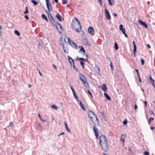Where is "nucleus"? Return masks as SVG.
Segmentation results:
<instances>
[{
	"instance_id": "37",
	"label": "nucleus",
	"mask_w": 155,
	"mask_h": 155,
	"mask_svg": "<svg viewBox=\"0 0 155 155\" xmlns=\"http://www.w3.org/2000/svg\"><path fill=\"white\" fill-rule=\"evenodd\" d=\"M38 116H39V118H40V119H41V120L43 122H46V120H43L42 118L41 117V116H40V114H38Z\"/></svg>"
},
{
	"instance_id": "60",
	"label": "nucleus",
	"mask_w": 155,
	"mask_h": 155,
	"mask_svg": "<svg viewBox=\"0 0 155 155\" xmlns=\"http://www.w3.org/2000/svg\"><path fill=\"white\" fill-rule=\"evenodd\" d=\"M138 78H139V81L140 82H141V79L140 78V75H139V77H138Z\"/></svg>"
},
{
	"instance_id": "20",
	"label": "nucleus",
	"mask_w": 155,
	"mask_h": 155,
	"mask_svg": "<svg viewBox=\"0 0 155 155\" xmlns=\"http://www.w3.org/2000/svg\"><path fill=\"white\" fill-rule=\"evenodd\" d=\"M109 5H114V0H108Z\"/></svg>"
},
{
	"instance_id": "43",
	"label": "nucleus",
	"mask_w": 155,
	"mask_h": 155,
	"mask_svg": "<svg viewBox=\"0 0 155 155\" xmlns=\"http://www.w3.org/2000/svg\"><path fill=\"white\" fill-rule=\"evenodd\" d=\"M144 154L145 155H149V152L147 151H145L144 153Z\"/></svg>"
},
{
	"instance_id": "55",
	"label": "nucleus",
	"mask_w": 155,
	"mask_h": 155,
	"mask_svg": "<svg viewBox=\"0 0 155 155\" xmlns=\"http://www.w3.org/2000/svg\"><path fill=\"white\" fill-rule=\"evenodd\" d=\"M144 103L145 106L146 107L147 106V102L146 101H144Z\"/></svg>"
},
{
	"instance_id": "42",
	"label": "nucleus",
	"mask_w": 155,
	"mask_h": 155,
	"mask_svg": "<svg viewBox=\"0 0 155 155\" xmlns=\"http://www.w3.org/2000/svg\"><path fill=\"white\" fill-rule=\"evenodd\" d=\"M102 0H98V1L100 3V6H101L102 5Z\"/></svg>"
},
{
	"instance_id": "64",
	"label": "nucleus",
	"mask_w": 155,
	"mask_h": 155,
	"mask_svg": "<svg viewBox=\"0 0 155 155\" xmlns=\"http://www.w3.org/2000/svg\"><path fill=\"white\" fill-rule=\"evenodd\" d=\"M152 85L153 86V87H154V88L155 89V84H152Z\"/></svg>"
},
{
	"instance_id": "22",
	"label": "nucleus",
	"mask_w": 155,
	"mask_h": 155,
	"mask_svg": "<svg viewBox=\"0 0 155 155\" xmlns=\"http://www.w3.org/2000/svg\"><path fill=\"white\" fill-rule=\"evenodd\" d=\"M79 48H81V49H80V51L79 52H80V51H82L84 53V55L85 54V51L83 47L82 46H79Z\"/></svg>"
},
{
	"instance_id": "59",
	"label": "nucleus",
	"mask_w": 155,
	"mask_h": 155,
	"mask_svg": "<svg viewBox=\"0 0 155 155\" xmlns=\"http://www.w3.org/2000/svg\"><path fill=\"white\" fill-rule=\"evenodd\" d=\"M63 49H64V51L65 53H68V52H67L66 51V50L64 49V46H63Z\"/></svg>"
},
{
	"instance_id": "27",
	"label": "nucleus",
	"mask_w": 155,
	"mask_h": 155,
	"mask_svg": "<svg viewBox=\"0 0 155 155\" xmlns=\"http://www.w3.org/2000/svg\"><path fill=\"white\" fill-rule=\"evenodd\" d=\"M31 2H32L34 5H36L38 3V2L35 1L34 0H32L31 1Z\"/></svg>"
},
{
	"instance_id": "49",
	"label": "nucleus",
	"mask_w": 155,
	"mask_h": 155,
	"mask_svg": "<svg viewBox=\"0 0 155 155\" xmlns=\"http://www.w3.org/2000/svg\"><path fill=\"white\" fill-rule=\"evenodd\" d=\"M153 120L154 118L152 117H150L149 119V120H150V121H153Z\"/></svg>"
},
{
	"instance_id": "53",
	"label": "nucleus",
	"mask_w": 155,
	"mask_h": 155,
	"mask_svg": "<svg viewBox=\"0 0 155 155\" xmlns=\"http://www.w3.org/2000/svg\"><path fill=\"white\" fill-rule=\"evenodd\" d=\"M25 18L26 19H27V20H28L29 19V18L28 17V16L27 15H25Z\"/></svg>"
},
{
	"instance_id": "33",
	"label": "nucleus",
	"mask_w": 155,
	"mask_h": 155,
	"mask_svg": "<svg viewBox=\"0 0 155 155\" xmlns=\"http://www.w3.org/2000/svg\"><path fill=\"white\" fill-rule=\"evenodd\" d=\"M68 2L67 0H63L62 4L63 5L66 4Z\"/></svg>"
},
{
	"instance_id": "38",
	"label": "nucleus",
	"mask_w": 155,
	"mask_h": 155,
	"mask_svg": "<svg viewBox=\"0 0 155 155\" xmlns=\"http://www.w3.org/2000/svg\"><path fill=\"white\" fill-rule=\"evenodd\" d=\"M149 81L151 84H154L155 80L153 79Z\"/></svg>"
},
{
	"instance_id": "6",
	"label": "nucleus",
	"mask_w": 155,
	"mask_h": 155,
	"mask_svg": "<svg viewBox=\"0 0 155 155\" xmlns=\"http://www.w3.org/2000/svg\"><path fill=\"white\" fill-rule=\"evenodd\" d=\"M57 30L59 31L60 33H61L63 31V29L62 27V26L58 22L55 23V25Z\"/></svg>"
},
{
	"instance_id": "18",
	"label": "nucleus",
	"mask_w": 155,
	"mask_h": 155,
	"mask_svg": "<svg viewBox=\"0 0 155 155\" xmlns=\"http://www.w3.org/2000/svg\"><path fill=\"white\" fill-rule=\"evenodd\" d=\"M101 148L105 152L107 151L109 149L108 146H101Z\"/></svg>"
},
{
	"instance_id": "2",
	"label": "nucleus",
	"mask_w": 155,
	"mask_h": 155,
	"mask_svg": "<svg viewBox=\"0 0 155 155\" xmlns=\"http://www.w3.org/2000/svg\"><path fill=\"white\" fill-rule=\"evenodd\" d=\"M89 117L91 119L94 124L96 126H99V122L95 113L92 111H89L88 112Z\"/></svg>"
},
{
	"instance_id": "25",
	"label": "nucleus",
	"mask_w": 155,
	"mask_h": 155,
	"mask_svg": "<svg viewBox=\"0 0 155 155\" xmlns=\"http://www.w3.org/2000/svg\"><path fill=\"white\" fill-rule=\"evenodd\" d=\"M41 17L43 19L45 20L47 22H48V18L44 14H42Z\"/></svg>"
},
{
	"instance_id": "46",
	"label": "nucleus",
	"mask_w": 155,
	"mask_h": 155,
	"mask_svg": "<svg viewBox=\"0 0 155 155\" xmlns=\"http://www.w3.org/2000/svg\"><path fill=\"white\" fill-rule=\"evenodd\" d=\"M135 71L137 72V74L138 75V76L139 77V75H140L139 74V72H138V69H136L135 70Z\"/></svg>"
},
{
	"instance_id": "54",
	"label": "nucleus",
	"mask_w": 155,
	"mask_h": 155,
	"mask_svg": "<svg viewBox=\"0 0 155 155\" xmlns=\"http://www.w3.org/2000/svg\"><path fill=\"white\" fill-rule=\"evenodd\" d=\"M123 34L124 35L125 37L126 38H127L128 37V36H127V35L126 34L125 32V33H123Z\"/></svg>"
},
{
	"instance_id": "56",
	"label": "nucleus",
	"mask_w": 155,
	"mask_h": 155,
	"mask_svg": "<svg viewBox=\"0 0 155 155\" xmlns=\"http://www.w3.org/2000/svg\"><path fill=\"white\" fill-rule=\"evenodd\" d=\"M147 47L148 48H151V46H150L149 45V44H147Z\"/></svg>"
},
{
	"instance_id": "44",
	"label": "nucleus",
	"mask_w": 155,
	"mask_h": 155,
	"mask_svg": "<svg viewBox=\"0 0 155 155\" xmlns=\"http://www.w3.org/2000/svg\"><path fill=\"white\" fill-rule=\"evenodd\" d=\"M141 61L142 64L143 65L144 63V61L143 59H141Z\"/></svg>"
},
{
	"instance_id": "9",
	"label": "nucleus",
	"mask_w": 155,
	"mask_h": 155,
	"mask_svg": "<svg viewBox=\"0 0 155 155\" xmlns=\"http://www.w3.org/2000/svg\"><path fill=\"white\" fill-rule=\"evenodd\" d=\"M104 12L105 14V16L106 18L108 20L110 19V13L108 10L105 7V8L104 9Z\"/></svg>"
},
{
	"instance_id": "48",
	"label": "nucleus",
	"mask_w": 155,
	"mask_h": 155,
	"mask_svg": "<svg viewBox=\"0 0 155 155\" xmlns=\"http://www.w3.org/2000/svg\"><path fill=\"white\" fill-rule=\"evenodd\" d=\"M13 125V124L12 122H10L9 124V126L12 127Z\"/></svg>"
},
{
	"instance_id": "7",
	"label": "nucleus",
	"mask_w": 155,
	"mask_h": 155,
	"mask_svg": "<svg viewBox=\"0 0 155 155\" xmlns=\"http://www.w3.org/2000/svg\"><path fill=\"white\" fill-rule=\"evenodd\" d=\"M88 32L89 34L91 35H94V28L92 26H90L88 28Z\"/></svg>"
},
{
	"instance_id": "57",
	"label": "nucleus",
	"mask_w": 155,
	"mask_h": 155,
	"mask_svg": "<svg viewBox=\"0 0 155 155\" xmlns=\"http://www.w3.org/2000/svg\"><path fill=\"white\" fill-rule=\"evenodd\" d=\"M137 108V105L136 104H135L134 105V109L135 110H136Z\"/></svg>"
},
{
	"instance_id": "52",
	"label": "nucleus",
	"mask_w": 155,
	"mask_h": 155,
	"mask_svg": "<svg viewBox=\"0 0 155 155\" xmlns=\"http://www.w3.org/2000/svg\"><path fill=\"white\" fill-rule=\"evenodd\" d=\"M153 79H152L151 76V75H150L149 76V81H150V80H153Z\"/></svg>"
},
{
	"instance_id": "23",
	"label": "nucleus",
	"mask_w": 155,
	"mask_h": 155,
	"mask_svg": "<svg viewBox=\"0 0 155 155\" xmlns=\"http://www.w3.org/2000/svg\"><path fill=\"white\" fill-rule=\"evenodd\" d=\"M126 136L123 134H122L120 137L121 141H122L124 143V139L125 138Z\"/></svg>"
},
{
	"instance_id": "62",
	"label": "nucleus",
	"mask_w": 155,
	"mask_h": 155,
	"mask_svg": "<svg viewBox=\"0 0 155 155\" xmlns=\"http://www.w3.org/2000/svg\"><path fill=\"white\" fill-rule=\"evenodd\" d=\"M38 71H39V74H40V75L41 76H42V74L40 72V71H39V70H38Z\"/></svg>"
},
{
	"instance_id": "63",
	"label": "nucleus",
	"mask_w": 155,
	"mask_h": 155,
	"mask_svg": "<svg viewBox=\"0 0 155 155\" xmlns=\"http://www.w3.org/2000/svg\"><path fill=\"white\" fill-rule=\"evenodd\" d=\"M113 15L114 16H117V14L115 13H113Z\"/></svg>"
},
{
	"instance_id": "39",
	"label": "nucleus",
	"mask_w": 155,
	"mask_h": 155,
	"mask_svg": "<svg viewBox=\"0 0 155 155\" xmlns=\"http://www.w3.org/2000/svg\"><path fill=\"white\" fill-rule=\"evenodd\" d=\"M127 119H125L124 120L123 122V123L124 125L127 124Z\"/></svg>"
},
{
	"instance_id": "47",
	"label": "nucleus",
	"mask_w": 155,
	"mask_h": 155,
	"mask_svg": "<svg viewBox=\"0 0 155 155\" xmlns=\"http://www.w3.org/2000/svg\"><path fill=\"white\" fill-rule=\"evenodd\" d=\"M70 88L71 89L73 93L74 92V91L73 88L70 85Z\"/></svg>"
},
{
	"instance_id": "12",
	"label": "nucleus",
	"mask_w": 155,
	"mask_h": 155,
	"mask_svg": "<svg viewBox=\"0 0 155 155\" xmlns=\"http://www.w3.org/2000/svg\"><path fill=\"white\" fill-rule=\"evenodd\" d=\"M56 18L59 21H63L64 20V19L63 18H62L61 17V16L60 15V14L58 13H57V15H56Z\"/></svg>"
},
{
	"instance_id": "14",
	"label": "nucleus",
	"mask_w": 155,
	"mask_h": 155,
	"mask_svg": "<svg viewBox=\"0 0 155 155\" xmlns=\"http://www.w3.org/2000/svg\"><path fill=\"white\" fill-rule=\"evenodd\" d=\"M68 60L71 64V65H72V64H74V60L71 58L69 56H68Z\"/></svg>"
},
{
	"instance_id": "13",
	"label": "nucleus",
	"mask_w": 155,
	"mask_h": 155,
	"mask_svg": "<svg viewBox=\"0 0 155 155\" xmlns=\"http://www.w3.org/2000/svg\"><path fill=\"white\" fill-rule=\"evenodd\" d=\"M138 22L140 24H141L143 26H144L145 28H147L148 26L147 25L145 22H143V21L140 20H138Z\"/></svg>"
},
{
	"instance_id": "32",
	"label": "nucleus",
	"mask_w": 155,
	"mask_h": 155,
	"mask_svg": "<svg viewBox=\"0 0 155 155\" xmlns=\"http://www.w3.org/2000/svg\"><path fill=\"white\" fill-rule=\"evenodd\" d=\"M15 34L17 35L18 36H20V32L17 30H15Z\"/></svg>"
},
{
	"instance_id": "10",
	"label": "nucleus",
	"mask_w": 155,
	"mask_h": 155,
	"mask_svg": "<svg viewBox=\"0 0 155 155\" xmlns=\"http://www.w3.org/2000/svg\"><path fill=\"white\" fill-rule=\"evenodd\" d=\"M93 129L95 133V135L96 138H98L99 137V133L98 132V130L95 125L93 126Z\"/></svg>"
},
{
	"instance_id": "50",
	"label": "nucleus",
	"mask_w": 155,
	"mask_h": 155,
	"mask_svg": "<svg viewBox=\"0 0 155 155\" xmlns=\"http://www.w3.org/2000/svg\"><path fill=\"white\" fill-rule=\"evenodd\" d=\"M87 91H88V92L89 93V94H90L91 96L92 97L93 96H92V94L91 93V92L89 90H87Z\"/></svg>"
},
{
	"instance_id": "19",
	"label": "nucleus",
	"mask_w": 155,
	"mask_h": 155,
	"mask_svg": "<svg viewBox=\"0 0 155 155\" xmlns=\"http://www.w3.org/2000/svg\"><path fill=\"white\" fill-rule=\"evenodd\" d=\"M120 29L123 33L125 32V30L123 28L122 25H120Z\"/></svg>"
},
{
	"instance_id": "51",
	"label": "nucleus",
	"mask_w": 155,
	"mask_h": 155,
	"mask_svg": "<svg viewBox=\"0 0 155 155\" xmlns=\"http://www.w3.org/2000/svg\"><path fill=\"white\" fill-rule=\"evenodd\" d=\"M52 66L54 67V69H57V67L56 66L55 64H52Z\"/></svg>"
},
{
	"instance_id": "26",
	"label": "nucleus",
	"mask_w": 155,
	"mask_h": 155,
	"mask_svg": "<svg viewBox=\"0 0 155 155\" xmlns=\"http://www.w3.org/2000/svg\"><path fill=\"white\" fill-rule=\"evenodd\" d=\"M64 125H65V127L66 128L67 130V131L68 132H70L71 130L68 127V126H67V123L66 122H64Z\"/></svg>"
},
{
	"instance_id": "40",
	"label": "nucleus",
	"mask_w": 155,
	"mask_h": 155,
	"mask_svg": "<svg viewBox=\"0 0 155 155\" xmlns=\"http://www.w3.org/2000/svg\"><path fill=\"white\" fill-rule=\"evenodd\" d=\"M28 7H26V10L24 12V14H26L28 13Z\"/></svg>"
},
{
	"instance_id": "5",
	"label": "nucleus",
	"mask_w": 155,
	"mask_h": 155,
	"mask_svg": "<svg viewBox=\"0 0 155 155\" xmlns=\"http://www.w3.org/2000/svg\"><path fill=\"white\" fill-rule=\"evenodd\" d=\"M64 40L65 41L67 40L68 42L69 43L70 45H71L73 48H77V45L74 41H71V39L69 38L66 37L64 39Z\"/></svg>"
},
{
	"instance_id": "4",
	"label": "nucleus",
	"mask_w": 155,
	"mask_h": 155,
	"mask_svg": "<svg viewBox=\"0 0 155 155\" xmlns=\"http://www.w3.org/2000/svg\"><path fill=\"white\" fill-rule=\"evenodd\" d=\"M79 78L80 80L83 83L85 86L86 87H89V84L87 82V79L82 74H79Z\"/></svg>"
},
{
	"instance_id": "24",
	"label": "nucleus",
	"mask_w": 155,
	"mask_h": 155,
	"mask_svg": "<svg viewBox=\"0 0 155 155\" xmlns=\"http://www.w3.org/2000/svg\"><path fill=\"white\" fill-rule=\"evenodd\" d=\"M104 95L108 100H110L111 99V97L106 93H104Z\"/></svg>"
},
{
	"instance_id": "34",
	"label": "nucleus",
	"mask_w": 155,
	"mask_h": 155,
	"mask_svg": "<svg viewBox=\"0 0 155 155\" xmlns=\"http://www.w3.org/2000/svg\"><path fill=\"white\" fill-rule=\"evenodd\" d=\"M73 67L74 68V70L77 72L78 71V69L76 68V67L75 66L74 64H73Z\"/></svg>"
},
{
	"instance_id": "8",
	"label": "nucleus",
	"mask_w": 155,
	"mask_h": 155,
	"mask_svg": "<svg viewBox=\"0 0 155 155\" xmlns=\"http://www.w3.org/2000/svg\"><path fill=\"white\" fill-rule=\"evenodd\" d=\"M46 6L48 10V11L50 12L52 10V6L49 3V0L46 1Z\"/></svg>"
},
{
	"instance_id": "61",
	"label": "nucleus",
	"mask_w": 155,
	"mask_h": 155,
	"mask_svg": "<svg viewBox=\"0 0 155 155\" xmlns=\"http://www.w3.org/2000/svg\"><path fill=\"white\" fill-rule=\"evenodd\" d=\"M64 134V132H62L59 135V136L60 135H63Z\"/></svg>"
},
{
	"instance_id": "35",
	"label": "nucleus",
	"mask_w": 155,
	"mask_h": 155,
	"mask_svg": "<svg viewBox=\"0 0 155 155\" xmlns=\"http://www.w3.org/2000/svg\"><path fill=\"white\" fill-rule=\"evenodd\" d=\"M80 64H81V65L82 67L83 68H84V63L82 61H80Z\"/></svg>"
},
{
	"instance_id": "41",
	"label": "nucleus",
	"mask_w": 155,
	"mask_h": 155,
	"mask_svg": "<svg viewBox=\"0 0 155 155\" xmlns=\"http://www.w3.org/2000/svg\"><path fill=\"white\" fill-rule=\"evenodd\" d=\"M49 11H46V13L48 14V18H49V17H52L51 15L50 14H49L48 13H49Z\"/></svg>"
},
{
	"instance_id": "15",
	"label": "nucleus",
	"mask_w": 155,
	"mask_h": 155,
	"mask_svg": "<svg viewBox=\"0 0 155 155\" xmlns=\"http://www.w3.org/2000/svg\"><path fill=\"white\" fill-rule=\"evenodd\" d=\"M49 19L51 21V23L54 25L55 24L56 22L54 21V19L53 17H49Z\"/></svg>"
},
{
	"instance_id": "16",
	"label": "nucleus",
	"mask_w": 155,
	"mask_h": 155,
	"mask_svg": "<svg viewBox=\"0 0 155 155\" xmlns=\"http://www.w3.org/2000/svg\"><path fill=\"white\" fill-rule=\"evenodd\" d=\"M133 44L134 45V56H135V53L136 51V50H137V48H136V46L135 44V43L134 41H133Z\"/></svg>"
},
{
	"instance_id": "45",
	"label": "nucleus",
	"mask_w": 155,
	"mask_h": 155,
	"mask_svg": "<svg viewBox=\"0 0 155 155\" xmlns=\"http://www.w3.org/2000/svg\"><path fill=\"white\" fill-rule=\"evenodd\" d=\"M110 66L111 68H112V70H113V65L112 63V62H110Z\"/></svg>"
},
{
	"instance_id": "3",
	"label": "nucleus",
	"mask_w": 155,
	"mask_h": 155,
	"mask_svg": "<svg viewBox=\"0 0 155 155\" xmlns=\"http://www.w3.org/2000/svg\"><path fill=\"white\" fill-rule=\"evenodd\" d=\"M99 141L100 145H102V144L108 145L107 139L105 136L104 135H101L100 137Z\"/></svg>"
},
{
	"instance_id": "28",
	"label": "nucleus",
	"mask_w": 155,
	"mask_h": 155,
	"mask_svg": "<svg viewBox=\"0 0 155 155\" xmlns=\"http://www.w3.org/2000/svg\"><path fill=\"white\" fill-rule=\"evenodd\" d=\"M51 107L55 110H57L58 109V107L57 106L53 104L51 106Z\"/></svg>"
},
{
	"instance_id": "17",
	"label": "nucleus",
	"mask_w": 155,
	"mask_h": 155,
	"mask_svg": "<svg viewBox=\"0 0 155 155\" xmlns=\"http://www.w3.org/2000/svg\"><path fill=\"white\" fill-rule=\"evenodd\" d=\"M102 89L105 92H106L107 90V85L106 84H104L101 87Z\"/></svg>"
},
{
	"instance_id": "21",
	"label": "nucleus",
	"mask_w": 155,
	"mask_h": 155,
	"mask_svg": "<svg viewBox=\"0 0 155 155\" xmlns=\"http://www.w3.org/2000/svg\"><path fill=\"white\" fill-rule=\"evenodd\" d=\"M80 104L81 106V108L83 110H85V107L84 105L83 104L81 101H80Z\"/></svg>"
},
{
	"instance_id": "11",
	"label": "nucleus",
	"mask_w": 155,
	"mask_h": 155,
	"mask_svg": "<svg viewBox=\"0 0 155 155\" xmlns=\"http://www.w3.org/2000/svg\"><path fill=\"white\" fill-rule=\"evenodd\" d=\"M82 41L84 44L86 45H91V43L88 40L87 38H84Z\"/></svg>"
},
{
	"instance_id": "1",
	"label": "nucleus",
	"mask_w": 155,
	"mask_h": 155,
	"mask_svg": "<svg viewBox=\"0 0 155 155\" xmlns=\"http://www.w3.org/2000/svg\"><path fill=\"white\" fill-rule=\"evenodd\" d=\"M71 26L73 29L78 32H80L81 31V25L79 21L77 18L73 19L71 23Z\"/></svg>"
},
{
	"instance_id": "31",
	"label": "nucleus",
	"mask_w": 155,
	"mask_h": 155,
	"mask_svg": "<svg viewBox=\"0 0 155 155\" xmlns=\"http://www.w3.org/2000/svg\"><path fill=\"white\" fill-rule=\"evenodd\" d=\"M73 93L74 97L77 101H78V98L75 92H73Z\"/></svg>"
},
{
	"instance_id": "30",
	"label": "nucleus",
	"mask_w": 155,
	"mask_h": 155,
	"mask_svg": "<svg viewBox=\"0 0 155 155\" xmlns=\"http://www.w3.org/2000/svg\"><path fill=\"white\" fill-rule=\"evenodd\" d=\"M95 71L99 73L100 72V70L99 68L97 67H96L94 68Z\"/></svg>"
},
{
	"instance_id": "36",
	"label": "nucleus",
	"mask_w": 155,
	"mask_h": 155,
	"mask_svg": "<svg viewBox=\"0 0 155 155\" xmlns=\"http://www.w3.org/2000/svg\"><path fill=\"white\" fill-rule=\"evenodd\" d=\"M118 48V45L115 42V48L116 50H117Z\"/></svg>"
},
{
	"instance_id": "29",
	"label": "nucleus",
	"mask_w": 155,
	"mask_h": 155,
	"mask_svg": "<svg viewBox=\"0 0 155 155\" xmlns=\"http://www.w3.org/2000/svg\"><path fill=\"white\" fill-rule=\"evenodd\" d=\"M77 58L78 59V60H81L84 61H87L84 58H79L78 57H77Z\"/></svg>"
},
{
	"instance_id": "58",
	"label": "nucleus",
	"mask_w": 155,
	"mask_h": 155,
	"mask_svg": "<svg viewBox=\"0 0 155 155\" xmlns=\"http://www.w3.org/2000/svg\"><path fill=\"white\" fill-rule=\"evenodd\" d=\"M155 128L154 127H150V128L151 130H153V129H155Z\"/></svg>"
}]
</instances>
